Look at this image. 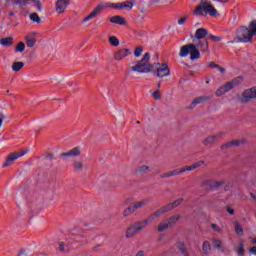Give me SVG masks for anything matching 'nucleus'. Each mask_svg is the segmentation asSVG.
Segmentation results:
<instances>
[{"instance_id":"nucleus-56","label":"nucleus","mask_w":256,"mask_h":256,"mask_svg":"<svg viewBox=\"0 0 256 256\" xmlns=\"http://www.w3.org/2000/svg\"><path fill=\"white\" fill-rule=\"evenodd\" d=\"M212 39L213 41H221V38L217 36H212Z\"/></svg>"},{"instance_id":"nucleus-26","label":"nucleus","mask_w":256,"mask_h":256,"mask_svg":"<svg viewBox=\"0 0 256 256\" xmlns=\"http://www.w3.org/2000/svg\"><path fill=\"white\" fill-rule=\"evenodd\" d=\"M168 227H171V224H169V221L161 222V223L158 225V231H159V233L165 231V229H167Z\"/></svg>"},{"instance_id":"nucleus-55","label":"nucleus","mask_w":256,"mask_h":256,"mask_svg":"<svg viewBox=\"0 0 256 256\" xmlns=\"http://www.w3.org/2000/svg\"><path fill=\"white\" fill-rule=\"evenodd\" d=\"M59 249H60L61 251H65V244L60 243V244H59Z\"/></svg>"},{"instance_id":"nucleus-16","label":"nucleus","mask_w":256,"mask_h":256,"mask_svg":"<svg viewBox=\"0 0 256 256\" xmlns=\"http://www.w3.org/2000/svg\"><path fill=\"white\" fill-rule=\"evenodd\" d=\"M236 253L239 255V256H242L245 254V241L244 240H240L238 242V244L236 245Z\"/></svg>"},{"instance_id":"nucleus-4","label":"nucleus","mask_w":256,"mask_h":256,"mask_svg":"<svg viewBox=\"0 0 256 256\" xmlns=\"http://www.w3.org/2000/svg\"><path fill=\"white\" fill-rule=\"evenodd\" d=\"M187 55H190L191 61H195V59H199V57H201V53L194 44L184 45L181 47L180 57H187Z\"/></svg>"},{"instance_id":"nucleus-17","label":"nucleus","mask_w":256,"mask_h":256,"mask_svg":"<svg viewBox=\"0 0 256 256\" xmlns=\"http://www.w3.org/2000/svg\"><path fill=\"white\" fill-rule=\"evenodd\" d=\"M120 9H127V11H131L133 7H135V0L122 2L119 5Z\"/></svg>"},{"instance_id":"nucleus-3","label":"nucleus","mask_w":256,"mask_h":256,"mask_svg":"<svg viewBox=\"0 0 256 256\" xmlns=\"http://www.w3.org/2000/svg\"><path fill=\"white\" fill-rule=\"evenodd\" d=\"M150 59L151 56L149 53H146L142 60L131 68L132 71H136V73H151L153 71V65L148 64Z\"/></svg>"},{"instance_id":"nucleus-35","label":"nucleus","mask_w":256,"mask_h":256,"mask_svg":"<svg viewBox=\"0 0 256 256\" xmlns=\"http://www.w3.org/2000/svg\"><path fill=\"white\" fill-rule=\"evenodd\" d=\"M204 253H209L211 251V244L209 242H204L202 245Z\"/></svg>"},{"instance_id":"nucleus-61","label":"nucleus","mask_w":256,"mask_h":256,"mask_svg":"<svg viewBox=\"0 0 256 256\" xmlns=\"http://www.w3.org/2000/svg\"><path fill=\"white\" fill-rule=\"evenodd\" d=\"M158 87H161V83H158Z\"/></svg>"},{"instance_id":"nucleus-2","label":"nucleus","mask_w":256,"mask_h":256,"mask_svg":"<svg viewBox=\"0 0 256 256\" xmlns=\"http://www.w3.org/2000/svg\"><path fill=\"white\" fill-rule=\"evenodd\" d=\"M196 17H201L203 15H211V17H219V12L213 7L211 2L207 0H201L200 5L197 6L193 12Z\"/></svg>"},{"instance_id":"nucleus-32","label":"nucleus","mask_w":256,"mask_h":256,"mask_svg":"<svg viewBox=\"0 0 256 256\" xmlns=\"http://www.w3.org/2000/svg\"><path fill=\"white\" fill-rule=\"evenodd\" d=\"M138 173H149L150 168L147 165H142L137 168Z\"/></svg>"},{"instance_id":"nucleus-43","label":"nucleus","mask_w":256,"mask_h":256,"mask_svg":"<svg viewBox=\"0 0 256 256\" xmlns=\"http://www.w3.org/2000/svg\"><path fill=\"white\" fill-rule=\"evenodd\" d=\"M187 19H189V17H187V16L181 17L178 20V25H185V23L187 22Z\"/></svg>"},{"instance_id":"nucleus-19","label":"nucleus","mask_w":256,"mask_h":256,"mask_svg":"<svg viewBox=\"0 0 256 256\" xmlns=\"http://www.w3.org/2000/svg\"><path fill=\"white\" fill-rule=\"evenodd\" d=\"M147 203H149V199H143V200H140L138 202H135L133 205H132V209L134 211H137V209H141L142 207H145V205H147Z\"/></svg>"},{"instance_id":"nucleus-41","label":"nucleus","mask_w":256,"mask_h":256,"mask_svg":"<svg viewBox=\"0 0 256 256\" xmlns=\"http://www.w3.org/2000/svg\"><path fill=\"white\" fill-rule=\"evenodd\" d=\"M152 97L153 99L159 100L161 99V92H159V90H156L152 93Z\"/></svg>"},{"instance_id":"nucleus-60","label":"nucleus","mask_w":256,"mask_h":256,"mask_svg":"<svg viewBox=\"0 0 256 256\" xmlns=\"http://www.w3.org/2000/svg\"><path fill=\"white\" fill-rule=\"evenodd\" d=\"M231 145H237V143L232 142V143H230V144H227V146H229V147H231Z\"/></svg>"},{"instance_id":"nucleus-46","label":"nucleus","mask_w":256,"mask_h":256,"mask_svg":"<svg viewBox=\"0 0 256 256\" xmlns=\"http://www.w3.org/2000/svg\"><path fill=\"white\" fill-rule=\"evenodd\" d=\"M27 36L30 37L31 39H36L37 38V32L32 31V32L28 33Z\"/></svg>"},{"instance_id":"nucleus-54","label":"nucleus","mask_w":256,"mask_h":256,"mask_svg":"<svg viewBox=\"0 0 256 256\" xmlns=\"http://www.w3.org/2000/svg\"><path fill=\"white\" fill-rule=\"evenodd\" d=\"M208 67H214L215 69H217L218 66L216 64H214L213 62H209Z\"/></svg>"},{"instance_id":"nucleus-34","label":"nucleus","mask_w":256,"mask_h":256,"mask_svg":"<svg viewBox=\"0 0 256 256\" xmlns=\"http://www.w3.org/2000/svg\"><path fill=\"white\" fill-rule=\"evenodd\" d=\"M23 51H25V43L19 42L18 45L16 46V52L23 53Z\"/></svg>"},{"instance_id":"nucleus-39","label":"nucleus","mask_w":256,"mask_h":256,"mask_svg":"<svg viewBox=\"0 0 256 256\" xmlns=\"http://www.w3.org/2000/svg\"><path fill=\"white\" fill-rule=\"evenodd\" d=\"M178 249L181 251V253H187V248H185V244L183 242L178 244Z\"/></svg>"},{"instance_id":"nucleus-12","label":"nucleus","mask_w":256,"mask_h":256,"mask_svg":"<svg viewBox=\"0 0 256 256\" xmlns=\"http://www.w3.org/2000/svg\"><path fill=\"white\" fill-rule=\"evenodd\" d=\"M104 8L105 6L98 5L92 13H90L88 16L83 18L82 23H87L88 21H91V19H95V17H97V15H99Z\"/></svg>"},{"instance_id":"nucleus-11","label":"nucleus","mask_w":256,"mask_h":256,"mask_svg":"<svg viewBox=\"0 0 256 256\" xmlns=\"http://www.w3.org/2000/svg\"><path fill=\"white\" fill-rule=\"evenodd\" d=\"M251 99H256V87L246 89L242 93V101L247 102L251 101Z\"/></svg>"},{"instance_id":"nucleus-40","label":"nucleus","mask_w":256,"mask_h":256,"mask_svg":"<svg viewBox=\"0 0 256 256\" xmlns=\"http://www.w3.org/2000/svg\"><path fill=\"white\" fill-rule=\"evenodd\" d=\"M185 171H195V166L194 164L187 166L186 168L180 170V173H185Z\"/></svg>"},{"instance_id":"nucleus-6","label":"nucleus","mask_w":256,"mask_h":256,"mask_svg":"<svg viewBox=\"0 0 256 256\" xmlns=\"http://www.w3.org/2000/svg\"><path fill=\"white\" fill-rule=\"evenodd\" d=\"M183 201H184L183 198H178L174 202H171L170 204L162 206L161 208L156 210L154 215H159L161 217V215H165V213H169V211H172V209H175V207H179V205H181Z\"/></svg>"},{"instance_id":"nucleus-5","label":"nucleus","mask_w":256,"mask_h":256,"mask_svg":"<svg viewBox=\"0 0 256 256\" xmlns=\"http://www.w3.org/2000/svg\"><path fill=\"white\" fill-rule=\"evenodd\" d=\"M29 153V148H25L22 151L19 152H13L7 156L6 161L3 163L2 167H9L10 165H13L19 157H24V155H27Z\"/></svg>"},{"instance_id":"nucleus-63","label":"nucleus","mask_w":256,"mask_h":256,"mask_svg":"<svg viewBox=\"0 0 256 256\" xmlns=\"http://www.w3.org/2000/svg\"><path fill=\"white\" fill-rule=\"evenodd\" d=\"M218 185H221V183H219Z\"/></svg>"},{"instance_id":"nucleus-28","label":"nucleus","mask_w":256,"mask_h":256,"mask_svg":"<svg viewBox=\"0 0 256 256\" xmlns=\"http://www.w3.org/2000/svg\"><path fill=\"white\" fill-rule=\"evenodd\" d=\"M179 219H181V216L179 214H176L172 217L169 218L168 223L171 225H175V223H177V221H179Z\"/></svg>"},{"instance_id":"nucleus-30","label":"nucleus","mask_w":256,"mask_h":256,"mask_svg":"<svg viewBox=\"0 0 256 256\" xmlns=\"http://www.w3.org/2000/svg\"><path fill=\"white\" fill-rule=\"evenodd\" d=\"M133 213H135V210H133L132 206H129L122 212V215L127 217V215H133Z\"/></svg>"},{"instance_id":"nucleus-13","label":"nucleus","mask_w":256,"mask_h":256,"mask_svg":"<svg viewBox=\"0 0 256 256\" xmlns=\"http://www.w3.org/2000/svg\"><path fill=\"white\" fill-rule=\"evenodd\" d=\"M69 3H71V0H57L56 12L59 14L65 13V10L69 7Z\"/></svg>"},{"instance_id":"nucleus-37","label":"nucleus","mask_w":256,"mask_h":256,"mask_svg":"<svg viewBox=\"0 0 256 256\" xmlns=\"http://www.w3.org/2000/svg\"><path fill=\"white\" fill-rule=\"evenodd\" d=\"M74 168L76 169V171H81L83 169V162L81 161H76L74 163Z\"/></svg>"},{"instance_id":"nucleus-20","label":"nucleus","mask_w":256,"mask_h":256,"mask_svg":"<svg viewBox=\"0 0 256 256\" xmlns=\"http://www.w3.org/2000/svg\"><path fill=\"white\" fill-rule=\"evenodd\" d=\"M207 29L199 28L196 30L195 39H205L207 37Z\"/></svg>"},{"instance_id":"nucleus-10","label":"nucleus","mask_w":256,"mask_h":256,"mask_svg":"<svg viewBox=\"0 0 256 256\" xmlns=\"http://www.w3.org/2000/svg\"><path fill=\"white\" fill-rule=\"evenodd\" d=\"M132 53L133 52L129 48H120L114 53V60L123 61V59H127V57H129V55Z\"/></svg>"},{"instance_id":"nucleus-58","label":"nucleus","mask_w":256,"mask_h":256,"mask_svg":"<svg viewBox=\"0 0 256 256\" xmlns=\"http://www.w3.org/2000/svg\"><path fill=\"white\" fill-rule=\"evenodd\" d=\"M166 0H156V3H165Z\"/></svg>"},{"instance_id":"nucleus-29","label":"nucleus","mask_w":256,"mask_h":256,"mask_svg":"<svg viewBox=\"0 0 256 256\" xmlns=\"http://www.w3.org/2000/svg\"><path fill=\"white\" fill-rule=\"evenodd\" d=\"M30 21H33V23H41V18H39L37 13H32L30 14Z\"/></svg>"},{"instance_id":"nucleus-49","label":"nucleus","mask_w":256,"mask_h":256,"mask_svg":"<svg viewBox=\"0 0 256 256\" xmlns=\"http://www.w3.org/2000/svg\"><path fill=\"white\" fill-rule=\"evenodd\" d=\"M216 69H217L218 73H221V75H223V73H225L224 68H221V67L218 66Z\"/></svg>"},{"instance_id":"nucleus-1","label":"nucleus","mask_w":256,"mask_h":256,"mask_svg":"<svg viewBox=\"0 0 256 256\" xmlns=\"http://www.w3.org/2000/svg\"><path fill=\"white\" fill-rule=\"evenodd\" d=\"M253 37H256V20H252L248 27L238 28L236 32V38L242 43H249Z\"/></svg>"},{"instance_id":"nucleus-22","label":"nucleus","mask_w":256,"mask_h":256,"mask_svg":"<svg viewBox=\"0 0 256 256\" xmlns=\"http://www.w3.org/2000/svg\"><path fill=\"white\" fill-rule=\"evenodd\" d=\"M234 231L238 237H243V226H241V223L234 222Z\"/></svg>"},{"instance_id":"nucleus-21","label":"nucleus","mask_w":256,"mask_h":256,"mask_svg":"<svg viewBox=\"0 0 256 256\" xmlns=\"http://www.w3.org/2000/svg\"><path fill=\"white\" fill-rule=\"evenodd\" d=\"M138 233L139 232H137L135 226H131L126 231V237L127 239H133V237H135V235H137Z\"/></svg>"},{"instance_id":"nucleus-23","label":"nucleus","mask_w":256,"mask_h":256,"mask_svg":"<svg viewBox=\"0 0 256 256\" xmlns=\"http://www.w3.org/2000/svg\"><path fill=\"white\" fill-rule=\"evenodd\" d=\"M25 41H26L27 47H29L30 49L32 47H35L37 43V39L30 38L28 35L25 36Z\"/></svg>"},{"instance_id":"nucleus-33","label":"nucleus","mask_w":256,"mask_h":256,"mask_svg":"<svg viewBox=\"0 0 256 256\" xmlns=\"http://www.w3.org/2000/svg\"><path fill=\"white\" fill-rule=\"evenodd\" d=\"M212 245L215 249H221V245H223V242H221V240L219 239H213Z\"/></svg>"},{"instance_id":"nucleus-53","label":"nucleus","mask_w":256,"mask_h":256,"mask_svg":"<svg viewBox=\"0 0 256 256\" xmlns=\"http://www.w3.org/2000/svg\"><path fill=\"white\" fill-rule=\"evenodd\" d=\"M250 253H251L252 255H255V254H256V246H254V247H252V248L250 249Z\"/></svg>"},{"instance_id":"nucleus-8","label":"nucleus","mask_w":256,"mask_h":256,"mask_svg":"<svg viewBox=\"0 0 256 256\" xmlns=\"http://www.w3.org/2000/svg\"><path fill=\"white\" fill-rule=\"evenodd\" d=\"M154 69H156V71H157V77L163 78V77H169V75H171V70H169V66L165 63L154 64L153 71H154Z\"/></svg>"},{"instance_id":"nucleus-44","label":"nucleus","mask_w":256,"mask_h":256,"mask_svg":"<svg viewBox=\"0 0 256 256\" xmlns=\"http://www.w3.org/2000/svg\"><path fill=\"white\" fill-rule=\"evenodd\" d=\"M202 165H205V161L200 160V161L194 163V169H198V167H202Z\"/></svg>"},{"instance_id":"nucleus-9","label":"nucleus","mask_w":256,"mask_h":256,"mask_svg":"<svg viewBox=\"0 0 256 256\" xmlns=\"http://www.w3.org/2000/svg\"><path fill=\"white\" fill-rule=\"evenodd\" d=\"M155 217H160V216L159 214H155L154 212L147 219L141 222L135 223L133 226L136 229L137 233H141V231H143V229H145V227H147V225H149L153 221V219H155Z\"/></svg>"},{"instance_id":"nucleus-38","label":"nucleus","mask_w":256,"mask_h":256,"mask_svg":"<svg viewBox=\"0 0 256 256\" xmlns=\"http://www.w3.org/2000/svg\"><path fill=\"white\" fill-rule=\"evenodd\" d=\"M213 231H216V233H223V228L217 224H212L211 225Z\"/></svg>"},{"instance_id":"nucleus-31","label":"nucleus","mask_w":256,"mask_h":256,"mask_svg":"<svg viewBox=\"0 0 256 256\" xmlns=\"http://www.w3.org/2000/svg\"><path fill=\"white\" fill-rule=\"evenodd\" d=\"M215 139H217V135L215 136H209L204 140L205 145H211L212 143H215Z\"/></svg>"},{"instance_id":"nucleus-25","label":"nucleus","mask_w":256,"mask_h":256,"mask_svg":"<svg viewBox=\"0 0 256 256\" xmlns=\"http://www.w3.org/2000/svg\"><path fill=\"white\" fill-rule=\"evenodd\" d=\"M23 67H25V63H23V62H15L12 64V70L15 72L21 71V69H23Z\"/></svg>"},{"instance_id":"nucleus-36","label":"nucleus","mask_w":256,"mask_h":256,"mask_svg":"<svg viewBox=\"0 0 256 256\" xmlns=\"http://www.w3.org/2000/svg\"><path fill=\"white\" fill-rule=\"evenodd\" d=\"M143 53V47L139 46L134 50V57H141Z\"/></svg>"},{"instance_id":"nucleus-57","label":"nucleus","mask_w":256,"mask_h":256,"mask_svg":"<svg viewBox=\"0 0 256 256\" xmlns=\"http://www.w3.org/2000/svg\"><path fill=\"white\" fill-rule=\"evenodd\" d=\"M218 3H227V0H216Z\"/></svg>"},{"instance_id":"nucleus-51","label":"nucleus","mask_w":256,"mask_h":256,"mask_svg":"<svg viewBox=\"0 0 256 256\" xmlns=\"http://www.w3.org/2000/svg\"><path fill=\"white\" fill-rule=\"evenodd\" d=\"M129 203H131V198H126V199L123 201V205H128Z\"/></svg>"},{"instance_id":"nucleus-52","label":"nucleus","mask_w":256,"mask_h":256,"mask_svg":"<svg viewBox=\"0 0 256 256\" xmlns=\"http://www.w3.org/2000/svg\"><path fill=\"white\" fill-rule=\"evenodd\" d=\"M136 256H145V252L143 250H140L136 253Z\"/></svg>"},{"instance_id":"nucleus-45","label":"nucleus","mask_w":256,"mask_h":256,"mask_svg":"<svg viewBox=\"0 0 256 256\" xmlns=\"http://www.w3.org/2000/svg\"><path fill=\"white\" fill-rule=\"evenodd\" d=\"M121 3H117V4H112V5H102L103 7H113L114 9H121Z\"/></svg>"},{"instance_id":"nucleus-48","label":"nucleus","mask_w":256,"mask_h":256,"mask_svg":"<svg viewBox=\"0 0 256 256\" xmlns=\"http://www.w3.org/2000/svg\"><path fill=\"white\" fill-rule=\"evenodd\" d=\"M3 121H5V115L0 114V128L3 126Z\"/></svg>"},{"instance_id":"nucleus-27","label":"nucleus","mask_w":256,"mask_h":256,"mask_svg":"<svg viewBox=\"0 0 256 256\" xmlns=\"http://www.w3.org/2000/svg\"><path fill=\"white\" fill-rule=\"evenodd\" d=\"M110 45H112V47H119V39L116 38L115 36H110L109 39H108Z\"/></svg>"},{"instance_id":"nucleus-7","label":"nucleus","mask_w":256,"mask_h":256,"mask_svg":"<svg viewBox=\"0 0 256 256\" xmlns=\"http://www.w3.org/2000/svg\"><path fill=\"white\" fill-rule=\"evenodd\" d=\"M239 83H241V81L239 79H234V80L224 84L216 91L217 97H221L222 95H225V93H229V91H231V89H234V87H237V85H239Z\"/></svg>"},{"instance_id":"nucleus-18","label":"nucleus","mask_w":256,"mask_h":256,"mask_svg":"<svg viewBox=\"0 0 256 256\" xmlns=\"http://www.w3.org/2000/svg\"><path fill=\"white\" fill-rule=\"evenodd\" d=\"M81 150L79 148H73L72 150L62 154V157H79Z\"/></svg>"},{"instance_id":"nucleus-24","label":"nucleus","mask_w":256,"mask_h":256,"mask_svg":"<svg viewBox=\"0 0 256 256\" xmlns=\"http://www.w3.org/2000/svg\"><path fill=\"white\" fill-rule=\"evenodd\" d=\"M0 45H2L3 47H9L10 45H13V38H2L0 40Z\"/></svg>"},{"instance_id":"nucleus-47","label":"nucleus","mask_w":256,"mask_h":256,"mask_svg":"<svg viewBox=\"0 0 256 256\" xmlns=\"http://www.w3.org/2000/svg\"><path fill=\"white\" fill-rule=\"evenodd\" d=\"M250 199H251L252 203H256V195H255V193H253V192L250 193Z\"/></svg>"},{"instance_id":"nucleus-62","label":"nucleus","mask_w":256,"mask_h":256,"mask_svg":"<svg viewBox=\"0 0 256 256\" xmlns=\"http://www.w3.org/2000/svg\"><path fill=\"white\" fill-rule=\"evenodd\" d=\"M254 243H256V240H254Z\"/></svg>"},{"instance_id":"nucleus-42","label":"nucleus","mask_w":256,"mask_h":256,"mask_svg":"<svg viewBox=\"0 0 256 256\" xmlns=\"http://www.w3.org/2000/svg\"><path fill=\"white\" fill-rule=\"evenodd\" d=\"M203 45H205L203 51H209V43L207 41H203V43L198 44L197 47H203Z\"/></svg>"},{"instance_id":"nucleus-50","label":"nucleus","mask_w":256,"mask_h":256,"mask_svg":"<svg viewBox=\"0 0 256 256\" xmlns=\"http://www.w3.org/2000/svg\"><path fill=\"white\" fill-rule=\"evenodd\" d=\"M227 212H228L230 215H235V210L232 209V208H227Z\"/></svg>"},{"instance_id":"nucleus-15","label":"nucleus","mask_w":256,"mask_h":256,"mask_svg":"<svg viewBox=\"0 0 256 256\" xmlns=\"http://www.w3.org/2000/svg\"><path fill=\"white\" fill-rule=\"evenodd\" d=\"M205 101H207V97L205 96L198 97L194 99L190 105L187 106V109H195L197 105H201V103H205Z\"/></svg>"},{"instance_id":"nucleus-14","label":"nucleus","mask_w":256,"mask_h":256,"mask_svg":"<svg viewBox=\"0 0 256 256\" xmlns=\"http://www.w3.org/2000/svg\"><path fill=\"white\" fill-rule=\"evenodd\" d=\"M110 22H112L114 25H127V20L123 16H113L110 18Z\"/></svg>"},{"instance_id":"nucleus-59","label":"nucleus","mask_w":256,"mask_h":256,"mask_svg":"<svg viewBox=\"0 0 256 256\" xmlns=\"http://www.w3.org/2000/svg\"><path fill=\"white\" fill-rule=\"evenodd\" d=\"M136 35H143V32H141V31H136Z\"/></svg>"}]
</instances>
